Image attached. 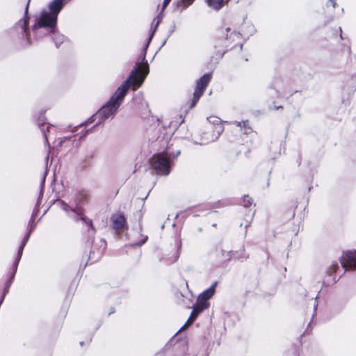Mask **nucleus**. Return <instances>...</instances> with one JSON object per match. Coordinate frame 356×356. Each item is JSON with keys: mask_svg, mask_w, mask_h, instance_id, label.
I'll use <instances>...</instances> for the list:
<instances>
[{"mask_svg": "<svg viewBox=\"0 0 356 356\" xmlns=\"http://www.w3.org/2000/svg\"><path fill=\"white\" fill-rule=\"evenodd\" d=\"M111 222L115 230L122 229L125 225V218L121 213H115L111 216Z\"/></svg>", "mask_w": 356, "mask_h": 356, "instance_id": "8", "label": "nucleus"}, {"mask_svg": "<svg viewBox=\"0 0 356 356\" xmlns=\"http://www.w3.org/2000/svg\"><path fill=\"white\" fill-rule=\"evenodd\" d=\"M19 23L22 24L23 31H26L27 24H28L27 19H24L23 20L20 21Z\"/></svg>", "mask_w": 356, "mask_h": 356, "instance_id": "18", "label": "nucleus"}, {"mask_svg": "<svg viewBox=\"0 0 356 356\" xmlns=\"http://www.w3.org/2000/svg\"><path fill=\"white\" fill-rule=\"evenodd\" d=\"M209 122L208 131L203 134L201 144H207L216 140L223 131L224 127L220 118L211 116L207 118Z\"/></svg>", "mask_w": 356, "mask_h": 356, "instance_id": "2", "label": "nucleus"}, {"mask_svg": "<svg viewBox=\"0 0 356 356\" xmlns=\"http://www.w3.org/2000/svg\"><path fill=\"white\" fill-rule=\"evenodd\" d=\"M205 3H207V6L213 10L218 11L220 10L226 3L225 0H205Z\"/></svg>", "mask_w": 356, "mask_h": 356, "instance_id": "10", "label": "nucleus"}, {"mask_svg": "<svg viewBox=\"0 0 356 356\" xmlns=\"http://www.w3.org/2000/svg\"><path fill=\"white\" fill-rule=\"evenodd\" d=\"M129 88V81H124L117 88L110 99L90 118L89 120L90 122H95L96 125H97L110 117H113L122 104Z\"/></svg>", "mask_w": 356, "mask_h": 356, "instance_id": "1", "label": "nucleus"}, {"mask_svg": "<svg viewBox=\"0 0 356 356\" xmlns=\"http://www.w3.org/2000/svg\"><path fill=\"white\" fill-rule=\"evenodd\" d=\"M209 306V302L204 298H203V296L199 295L195 307L199 309V311L202 312L205 309L208 308Z\"/></svg>", "mask_w": 356, "mask_h": 356, "instance_id": "12", "label": "nucleus"}, {"mask_svg": "<svg viewBox=\"0 0 356 356\" xmlns=\"http://www.w3.org/2000/svg\"><path fill=\"white\" fill-rule=\"evenodd\" d=\"M244 200L246 201L248 204H251L252 200L248 196L244 197Z\"/></svg>", "mask_w": 356, "mask_h": 356, "instance_id": "20", "label": "nucleus"}, {"mask_svg": "<svg viewBox=\"0 0 356 356\" xmlns=\"http://www.w3.org/2000/svg\"><path fill=\"white\" fill-rule=\"evenodd\" d=\"M154 33V31H152V33H151V35H150V36H149V40H148L147 44V45H146V47H147V45H148V44H149V41L151 40L152 37V35H153Z\"/></svg>", "mask_w": 356, "mask_h": 356, "instance_id": "21", "label": "nucleus"}, {"mask_svg": "<svg viewBox=\"0 0 356 356\" xmlns=\"http://www.w3.org/2000/svg\"><path fill=\"white\" fill-rule=\"evenodd\" d=\"M28 238H29V236H26V238L23 240L22 244H21V246L19 248V257H20L22 254V251H23V249H24V247L25 246L27 241H28Z\"/></svg>", "mask_w": 356, "mask_h": 356, "instance_id": "17", "label": "nucleus"}, {"mask_svg": "<svg viewBox=\"0 0 356 356\" xmlns=\"http://www.w3.org/2000/svg\"><path fill=\"white\" fill-rule=\"evenodd\" d=\"M202 312V311H199V309H197V307H194L193 310H192V312L189 316V318H188L187 321L186 322V323L181 327L180 330H184V329L187 328L188 327H189L194 321L196 319L197 316Z\"/></svg>", "mask_w": 356, "mask_h": 356, "instance_id": "11", "label": "nucleus"}, {"mask_svg": "<svg viewBox=\"0 0 356 356\" xmlns=\"http://www.w3.org/2000/svg\"><path fill=\"white\" fill-rule=\"evenodd\" d=\"M51 31L54 33V40H56V44L58 45V43H62L64 40V36L59 33H55L54 31L51 30Z\"/></svg>", "mask_w": 356, "mask_h": 356, "instance_id": "16", "label": "nucleus"}, {"mask_svg": "<svg viewBox=\"0 0 356 356\" xmlns=\"http://www.w3.org/2000/svg\"><path fill=\"white\" fill-rule=\"evenodd\" d=\"M216 284H213L209 289L203 291L200 296H203L207 301L213 297L215 293Z\"/></svg>", "mask_w": 356, "mask_h": 356, "instance_id": "14", "label": "nucleus"}, {"mask_svg": "<svg viewBox=\"0 0 356 356\" xmlns=\"http://www.w3.org/2000/svg\"><path fill=\"white\" fill-rule=\"evenodd\" d=\"M63 6L64 0H53L48 5V8L50 10L49 13L55 14V15L58 18V15L63 8Z\"/></svg>", "mask_w": 356, "mask_h": 356, "instance_id": "9", "label": "nucleus"}, {"mask_svg": "<svg viewBox=\"0 0 356 356\" xmlns=\"http://www.w3.org/2000/svg\"><path fill=\"white\" fill-rule=\"evenodd\" d=\"M341 264L345 270L356 268V251H347L343 253Z\"/></svg>", "mask_w": 356, "mask_h": 356, "instance_id": "7", "label": "nucleus"}, {"mask_svg": "<svg viewBox=\"0 0 356 356\" xmlns=\"http://www.w3.org/2000/svg\"><path fill=\"white\" fill-rule=\"evenodd\" d=\"M330 2L332 4V6L334 7L335 6V1L334 0H330Z\"/></svg>", "mask_w": 356, "mask_h": 356, "instance_id": "22", "label": "nucleus"}, {"mask_svg": "<svg viewBox=\"0 0 356 356\" xmlns=\"http://www.w3.org/2000/svg\"><path fill=\"white\" fill-rule=\"evenodd\" d=\"M225 31H226V32L228 33L229 32H230V31H231V29H230L229 28H227V29H225Z\"/></svg>", "mask_w": 356, "mask_h": 356, "instance_id": "23", "label": "nucleus"}, {"mask_svg": "<svg viewBox=\"0 0 356 356\" xmlns=\"http://www.w3.org/2000/svg\"><path fill=\"white\" fill-rule=\"evenodd\" d=\"M152 165L159 174L168 175L170 172V163L165 154H158L152 159Z\"/></svg>", "mask_w": 356, "mask_h": 356, "instance_id": "5", "label": "nucleus"}, {"mask_svg": "<svg viewBox=\"0 0 356 356\" xmlns=\"http://www.w3.org/2000/svg\"><path fill=\"white\" fill-rule=\"evenodd\" d=\"M195 0H177L175 3L180 11H183L191 6Z\"/></svg>", "mask_w": 356, "mask_h": 356, "instance_id": "13", "label": "nucleus"}, {"mask_svg": "<svg viewBox=\"0 0 356 356\" xmlns=\"http://www.w3.org/2000/svg\"><path fill=\"white\" fill-rule=\"evenodd\" d=\"M226 38L231 40L233 42L235 41H239L241 39L240 34L236 32H231L229 34V36H228V34L226 35Z\"/></svg>", "mask_w": 356, "mask_h": 356, "instance_id": "15", "label": "nucleus"}, {"mask_svg": "<svg viewBox=\"0 0 356 356\" xmlns=\"http://www.w3.org/2000/svg\"><path fill=\"white\" fill-rule=\"evenodd\" d=\"M148 72L149 68L147 63H143L132 71L129 79L127 81H129V86L131 84L133 89L136 90L143 83Z\"/></svg>", "mask_w": 356, "mask_h": 356, "instance_id": "3", "label": "nucleus"}, {"mask_svg": "<svg viewBox=\"0 0 356 356\" xmlns=\"http://www.w3.org/2000/svg\"><path fill=\"white\" fill-rule=\"evenodd\" d=\"M179 154V152H177L176 153V156H178Z\"/></svg>", "mask_w": 356, "mask_h": 356, "instance_id": "24", "label": "nucleus"}, {"mask_svg": "<svg viewBox=\"0 0 356 356\" xmlns=\"http://www.w3.org/2000/svg\"><path fill=\"white\" fill-rule=\"evenodd\" d=\"M171 1V0H164L163 1V10H164L167 6L170 3V2Z\"/></svg>", "mask_w": 356, "mask_h": 356, "instance_id": "19", "label": "nucleus"}, {"mask_svg": "<svg viewBox=\"0 0 356 356\" xmlns=\"http://www.w3.org/2000/svg\"><path fill=\"white\" fill-rule=\"evenodd\" d=\"M211 80V74H206L203 75L197 82L196 88L193 93L192 107L195 105L199 99L203 94L206 87Z\"/></svg>", "mask_w": 356, "mask_h": 356, "instance_id": "6", "label": "nucleus"}, {"mask_svg": "<svg viewBox=\"0 0 356 356\" xmlns=\"http://www.w3.org/2000/svg\"><path fill=\"white\" fill-rule=\"evenodd\" d=\"M57 22V17L55 14L43 10L41 13L40 17H39L37 23L34 25V30H37L41 27H48L52 31H55V26Z\"/></svg>", "mask_w": 356, "mask_h": 356, "instance_id": "4", "label": "nucleus"}]
</instances>
